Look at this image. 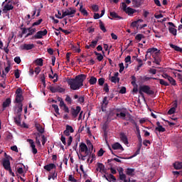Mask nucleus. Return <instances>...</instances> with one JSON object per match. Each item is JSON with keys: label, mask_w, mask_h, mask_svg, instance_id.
Returning <instances> with one entry per match:
<instances>
[{"label": "nucleus", "mask_w": 182, "mask_h": 182, "mask_svg": "<svg viewBox=\"0 0 182 182\" xmlns=\"http://www.w3.org/2000/svg\"><path fill=\"white\" fill-rule=\"evenodd\" d=\"M139 89L143 91L144 93L146 95H154V91L150 90V86L149 85H142L139 87Z\"/></svg>", "instance_id": "nucleus-8"}, {"label": "nucleus", "mask_w": 182, "mask_h": 182, "mask_svg": "<svg viewBox=\"0 0 182 182\" xmlns=\"http://www.w3.org/2000/svg\"><path fill=\"white\" fill-rule=\"evenodd\" d=\"M99 23L101 31H102V32L104 33L107 32V30H106V27H105V24L103 23V21H102V20H99Z\"/></svg>", "instance_id": "nucleus-28"}, {"label": "nucleus", "mask_w": 182, "mask_h": 182, "mask_svg": "<svg viewBox=\"0 0 182 182\" xmlns=\"http://www.w3.org/2000/svg\"><path fill=\"white\" fill-rule=\"evenodd\" d=\"M161 51L159 50L157 52L155 53V55H153L152 57L154 58V63L156 65H160V62H161V58H160Z\"/></svg>", "instance_id": "nucleus-9"}, {"label": "nucleus", "mask_w": 182, "mask_h": 182, "mask_svg": "<svg viewBox=\"0 0 182 182\" xmlns=\"http://www.w3.org/2000/svg\"><path fill=\"white\" fill-rule=\"evenodd\" d=\"M103 154H105V151L103 150V149H100L99 150V151L97 152V156L98 157H102V156H103Z\"/></svg>", "instance_id": "nucleus-59"}, {"label": "nucleus", "mask_w": 182, "mask_h": 182, "mask_svg": "<svg viewBox=\"0 0 182 182\" xmlns=\"http://www.w3.org/2000/svg\"><path fill=\"white\" fill-rule=\"evenodd\" d=\"M169 46L172 49H174V50H176V52H180L181 53H182V48L178 47V46H176L174 44L170 43Z\"/></svg>", "instance_id": "nucleus-22"}, {"label": "nucleus", "mask_w": 182, "mask_h": 182, "mask_svg": "<svg viewBox=\"0 0 182 182\" xmlns=\"http://www.w3.org/2000/svg\"><path fill=\"white\" fill-rule=\"evenodd\" d=\"M11 4V1H9L8 2V4H6L4 9H3V12L4 14H6V12H8V11H12V9H14V6H12V4Z\"/></svg>", "instance_id": "nucleus-11"}, {"label": "nucleus", "mask_w": 182, "mask_h": 182, "mask_svg": "<svg viewBox=\"0 0 182 182\" xmlns=\"http://www.w3.org/2000/svg\"><path fill=\"white\" fill-rule=\"evenodd\" d=\"M58 101L60 102V107H65L66 106V104L65 102H63V100L62 98L58 97Z\"/></svg>", "instance_id": "nucleus-51"}, {"label": "nucleus", "mask_w": 182, "mask_h": 182, "mask_svg": "<svg viewBox=\"0 0 182 182\" xmlns=\"http://www.w3.org/2000/svg\"><path fill=\"white\" fill-rule=\"evenodd\" d=\"M132 4L134 5V8H140V6H141V3L140 2V1L137 0H132Z\"/></svg>", "instance_id": "nucleus-29"}, {"label": "nucleus", "mask_w": 182, "mask_h": 182, "mask_svg": "<svg viewBox=\"0 0 182 182\" xmlns=\"http://www.w3.org/2000/svg\"><path fill=\"white\" fill-rule=\"evenodd\" d=\"M151 79H153L154 80H157L156 77H147V75L144 77L141 76V80H142V82H149V80H151Z\"/></svg>", "instance_id": "nucleus-24"}, {"label": "nucleus", "mask_w": 182, "mask_h": 182, "mask_svg": "<svg viewBox=\"0 0 182 182\" xmlns=\"http://www.w3.org/2000/svg\"><path fill=\"white\" fill-rule=\"evenodd\" d=\"M176 107H177V103H175L174 107H173L168 111V114H174V113H176Z\"/></svg>", "instance_id": "nucleus-30"}, {"label": "nucleus", "mask_w": 182, "mask_h": 182, "mask_svg": "<svg viewBox=\"0 0 182 182\" xmlns=\"http://www.w3.org/2000/svg\"><path fill=\"white\" fill-rule=\"evenodd\" d=\"M28 141L31 149H35L36 147V146H35V142L32 139H28Z\"/></svg>", "instance_id": "nucleus-53"}, {"label": "nucleus", "mask_w": 182, "mask_h": 182, "mask_svg": "<svg viewBox=\"0 0 182 182\" xmlns=\"http://www.w3.org/2000/svg\"><path fill=\"white\" fill-rule=\"evenodd\" d=\"M139 22H143V20L139 19L138 21H133L131 23V26H132V28H137V23H139Z\"/></svg>", "instance_id": "nucleus-41"}, {"label": "nucleus", "mask_w": 182, "mask_h": 182, "mask_svg": "<svg viewBox=\"0 0 182 182\" xmlns=\"http://www.w3.org/2000/svg\"><path fill=\"white\" fill-rule=\"evenodd\" d=\"M173 167L176 170H181L182 168V162L177 161L173 164Z\"/></svg>", "instance_id": "nucleus-25"}, {"label": "nucleus", "mask_w": 182, "mask_h": 182, "mask_svg": "<svg viewBox=\"0 0 182 182\" xmlns=\"http://www.w3.org/2000/svg\"><path fill=\"white\" fill-rule=\"evenodd\" d=\"M120 139L124 144H129V139H127V136L125 133L122 132L120 134Z\"/></svg>", "instance_id": "nucleus-15"}, {"label": "nucleus", "mask_w": 182, "mask_h": 182, "mask_svg": "<svg viewBox=\"0 0 182 182\" xmlns=\"http://www.w3.org/2000/svg\"><path fill=\"white\" fill-rule=\"evenodd\" d=\"M143 38H144V36L143 34H137L135 36V39L136 41H139L140 42V41H141V39H143Z\"/></svg>", "instance_id": "nucleus-48"}, {"label": "nucleus", "mask_w": 182, "mask_h": 182, "mask_svg": "<svg viewBox=\"0 0 182 182\" xmlns=\"http://www.w3.org/2000/svg\"><path fill=\"white\" fill-rule=\"evenodd\" d=\"M87 146L88 147V149L85 151H84L85 153V156L87 157L88 156H90V154H92V153H93V144H92V142L90 141V140H87Z\"/></svg>", "instance_id": "nucleus-6"}, {"label": "nucleus", "mask_w": 182, "mask_h": 182, "mask_svg": "<svg viewBox=\"0 0 182 182\" xmlns=\"http://www.w3.org/2000/svg\"><path fill=\"white\" fill-rule=\"evenodd\" d=\"M56 89H57V92L58 93H63V92H65V88H62L59 85H56Z\"/></svg>", "instance_id": "nucleus-47"}, {"label": "nucleus", "mask_w": 182, "mask_h": 182, "mask_svg": "<svg viewBox=\"0 0 182 182\" xmlns=\"http://www.w3.org/2000/svg\"><path fill=\"white\" fill-rule=\"evenodd\" d=\"M80 110H82V107H80V106H77L76 108L75 107L71 108L70 113L73 117H74V119H76V117H77V116L79 115V113H80Z\"/></svg>", "instance_id": "nucleus-7"}, {"label": "nucleus", "mask_w": 182, "mask_h": 182, "mask_svg": "<svg viewBox=\"0 0 182 182\" xmlns=\"http://www.w3.org/2000/svg\"><path fill=\"white\" fill-rule=\"evenodd\" d=\"M48 89H49V90H50L51 93H57L58 92V90L56 89V85L55 86L49 85L48 87Z\"/></svg>", "instance_id": "nucleus-36"}, {"label": "nucleus", "mask_w": 182, "mask_h": 182, "mask_svg": "<svg viewBox=\"0 0 182 182\" xmlns=\"http://www.w3.org/2000/svg\"><path fill=\"white\" fill-rule=\"evenodd\" d=\"M122 6L124 12L127 13L129 16H132L133 14H136V12H137L136 9H134L132 7H127V5L124 2L122 3Z\"/></svg>", "instance_id": "nucleus-5"}, {"label": "nucleus", "mask_w": 182, "mask_h": 182, "mask_svg": "<svg viewBox=\"0 0 182 182\" xmlns=\"http://www.w3.org/2000/svg\"><path fill=\"white\" fill-rule=\"evenodd\" d=\"M28 33L24 36L25 38H29V36H33L36 33V28L32 27V26L28 28Z\"/></svg>", "instance_id": "nucleus-10"}, {"label": "nucleus", "mask_w": 182, "mask_h": 182, "mask_svg": "<svg viewBox=\"0 0 182 182\" xmlns=\"http://www.w3.org/2000/svg\"><path fill=\"white\" fill-rule=\"evenodd\" d=\"M119 73H122V72L124 70V64H123V63H121L119 64Z\"/></svg>", "instance_id": "nucleus-58"}, {"label": "nucleus", "mask_w": 182, "mask_h": 182, "mask_svg": "<svg viewBox=\"0 0 182 182\" xmlns=\"http://www.w3.org/2000/svg\"><path fill=\"white\" fill-rule=\"evenodd\" d=\"M162 77H164V79H167V80H169L170 79H171V76L168 75L167 73H164L162 74Z\"/></svg>", "instance_id": "nucleus-61"}, {"label": "nucleus", "mask_w": 182, "mask_h": 182, "mask_svg": "<svg viewBox=\"0 0 182 182\" xmlns=\"http://www.w3.org/2000/svg\"><path fill=\"white\" fill-rule=\"evenodd\" d=\"M21 117H19V115H16V117H14V123H16L17 126H21Z\"/></svg>", "instance_id": "nucleus-31"}, {"label": "nucleus", "mask_w": 182, "mask_h": 182, "mask_svg": "<svg viewBox=\"0 0 182 182\" xmlns=\"http://www.w3.org/2000/svg\"><path fill=\"white\" fill-rule=\"evenodd\" d=\"M112 148L113 149V150H121L122 151H124V149L123 148L122 144H120V143H119V142H116V143L113 144L112 145Z\"/></svg>", "instance_id": "nucleus-12"}, {"label": "nucleus", "mask_w": 182, "mask_h": 182, "mask_svg": "<svg viewBox=\"0 0 182 182\" xmlns=\"http://www.w3.org/2000/svg\"><path fill=\"white\" fill-rule=\"evenodd\" d=\"M156 80H159V83L162 86H170V84H168V82L164 81V80H163V79L156 78Z\"/></svg>", "instance_id": "nucleus-33"}, {"label": "nucleus", "mask_w": 182, "mask_h": 182, "mask_svg": "<svg viewBox=\"0 0 182 182\" xmlns=\"http://www.w3.org/2000/svg\"><path fill=\"white\" fill-rule=\"evenodd\" d=\"M69 9L70 11H69V10H67L65 11H63L62 16H56V18H58V19H63L65 16H70V18H73V15L76 14V9H73L72 7L69 8Z\"/></svg>", "instance_id": "nucleus-3"}, {"label": "nucleus", "mask_w": 182, "mask_h": 182, "mask_svg": "<svg viewBox=\"0 0 182 182\" xmlns=\"http://www.w3.org/2000/svg\"><path fill=\"white\" fill-rule=\"evenodd\" d=\"M87 75L81 74L77 75L75 78L69 79L67 82L68 86L72 90H79L82 86H83V82L86 80Z\"/></svg>", "instance_id": "nucleus-1"}, {"label": "nucleus", "mask_w": 182, "mask_h": 182, "mask_svg": "<svg viewBox=\"0 0 182 182\" xmlns=\"http://www.w3.org/2000/svg\"><path fill=\"white\" fill-rule=\"evenodd\" d=\"M97 42H99V40L92 41L91 43L90 44V46L92 48H96V45H97Z\"/></svg>", "instance_id": "nucleus-44"}, {"label": "nucleus", "mask_w": 182, "mask_h": 182, "mask_svg": "<svg viewBox=\"0 0 182 182\" xmlns=\"http://www.w3.org/2000/svg\"><path fill=\"white\" fill-rule=\"evenodd\" d=\"M35 63L38 66H43V59H42V58H38V59L36 60Z\"/></svg>", "instance_id": "nucleus-40"}, {"label": "nucleus", "mask_w": 182, "mask_h": 182, "mask_svg": "<svg viewBox=\"0 0 182 182\" xmlns=\"http://www.w3.org/2000/svg\"><path fill=\"white\" fill-rule=\"evenodd\" d=\"M127 177V176L124 173L119 174V180H121L122 181H124Z\"/></svg>", "instance_id": "nucleus-55"}, {"label": "nucleus", "mask_w": 182, "mask_h": 182, "mask_svg": "<svg viewBox=\"0 0 182 182\" xmlns=\"http://www.w3.org/2000/svg\"><path fill=\"white\" fill-rule=\"evenodd\" d=\"M155 132H159V133H164V132H166V128L163 127V126L156 127L155 128Z\"/></svg>", "instance_id": "nucleus-34"}, {"label": "nucleus", "mask_w": 182, "mask_h": 182, "mask_svg": "<svg viewBox=\"0 0 182 182\" xmlns=\"http://www.w3.org/2000/svg\"><path fill=\"white\" fill-rule=\"evenodd\" d=\"M78 103H80V105H83V103H85V96H80L78 97Z\"/></svg>", "instance_id": "nucleus-52"}, {"label": "nucleus", "mask_w": 182, "mask_h": 182, "mask_svg": "<svg viewBox=\"0 0 182 182\" xmlns=\"http://www.w3.org/2000/svg\"><path fill=\"white\" fill-rule=\"evenodd\" d=\"M134 171H136V169L127 168L125 170V173L127 174V176H130L131 177H133V176H134Z\"/></svg>", "instance_id": "nucleus-18"}, {"label": "nucleus", "mask_w": 182, "mask_h": 182, "mask_svg": "<svg viewBox=\"0 0 182 182\" xmlns=\"http://www.w3.org/2000/svg\"><path fill=\"white\" fill-rule=\"evenodd\" d=\"M156 52H159V50L156 48L153 47L148 48L146 50V54L149 55V53H150V56H151V55H153V53H156Z\"/></svg>", "instance_id": "nucleus-21"}, {"label": "nucleus", "mask_w": 182, "mask_h": 182, "mask_svg": "<svg viewBox=\"0 0 182 182\" xmlns=\"http://www.w3.org/2000/svg\"><path fill=\"white\" fill-rule=\"evenodd\" d=\"M36 129L37 132H38L41 134L45 133V129L40 124H36Z\"/></svg>", "instance_id": "nucleus-27"}, {"label": "nucleus", "mask_w": 182, "mask_h": 182, "mask_svg": "<svg viewBox=\"0 0 182 182\" xmlns=\"http://www.w3.org/2000/svg\"><path fill=\"white\" fill-rule=\"evenodd\" d=\"M92 10L93 11V12H99V6L93 4L92 6Z\"/></svg>", "instance_id": "nucleus-50"}, {"label": "nucleus", "mask_w": 182, "mask_h": 182, "mask_svg": "<svg viewBox=\"0 0 182 182\" xmlns=\"http://www.w3.org/2000/svg\"><path fill=\"white\" fill-rule=\"evenodd\" d=\"M108 177H109V179L111 180V181H113V182L116 181V177H114V176H113V174L109 173L108 175Z\"/></svg>", "instance_id": "nucleus-62"}, {"label": "nucleus", "mask_w": 182, "mask_h": 182, "mask_svg": "<svg viewBox=\"0 0 182 182\" xmlns=\"http://www.w3.org/2000/svg\"><path fill=\"white\" fill-rule=\"evenodd\" d=\"M109 15L111 17H109V19L113 20V19H123V17L117 15V13L114 12V11H111L109 13Z\"/></svg>", "instance_id": "nucleus-13"}, {"label": "nucleus", "mask_w": 182, "mask_h": 182, "mask_svg": "<svg viewBox=\"0 0 182 182\" xmlns=\"http://www.w3.org/2000/svg\"><path fill=\"white\" fill-rule=\"evenodd\" d=\"M98 85H100V86H103V85H105V78L101 77L98 79Z\"/></svg>", "instance_id": "nucleus-56"}, {"label": "nucleus", "mask_w": 182, "mask_h": 182, "mask_svg": "<svg viewBox=\"0 0 182 182\" xmlns=\"http://www.w3.org/2000/svg\"><path fill=\"white\" fill-rule=\"evenodd\" d=\"M82 6H81L80 9L81 14H82L84 16H87V15H89V13H87V11L86 10V9H82Z\"/></svg>", "instance_id": "nucleus-43"}, {"label": "nucleus", "mask_w": 182, "mask_h": 182, "mask_svg": "<svg viewBox=\"0 0 182 182\" xmlns=\"http://www.w3.org/2000/svg\"><path fill=\"white\" fill-rule=\"evenodd\" d=\"M35 48V45L33 44H26L25 43L23 47H21V49L23 50H31V49H33Z\"/></svg>", "instance_id": "nucleus-17"}, {"label": "nucleus", "mask_w": 182, "mask_h": 182, "mask_svg": "<svg viewBox=\"0 0 182 182\" xmlns=\"http://www.w3.org/2000/svg\"><path fill=\"white\" fill-rule=\"evenodd\" d=\"M79 148H80V153H85V150L89 149V146H87V145H86V144L81 142L80 144Z\"/></svg>", "instance_id": "nucleus-19"}, {"label": "nucleus", "mask_w": 182, "mask_h": 182, "mask_svg": "<svg viewBox=\"0 0 182 182\" xmlns=\"http://www.w3.org/2000/svg\"><path fill=\"white\" fill-rule=\"evenodd\" d=\"M9 105H11V98H7L4 102H3V107L5 109L6 107H9Z\"/></svg>", "instance_id": "nucleus-26"}, {"label": "nucleus", "mask_w": 182, "mask_h": 182, "mask_svg": "<svg viewBox=\"0 0 182 182\" xmlns=\"http://www.w3.org/2000/svg\"><path fill=\"white\" fill-rule=\"evenodd\" d=\"M42 22H43V19L40 18L39 20H38L37 21L34 22L31 26L32 28H34V26H38L40 23H42Z\"/></svg>", "instance_id": "nucleus-42"}, {"label": "nucleus", "mask_w": 182, "mask_h": 182, "mask_svg": "<svg viewBox=\"0 0 182 182\" xmlns=\"http://www.w3.org/2000/svg\"><path fill=\"white\" fill-rule=\"evenodd\" d=\"M169 83L172 85V86H177V83L176 82V80L171 77V78L168 80Z\"/></svg>", "instance_id": "nucleus-54"}, {"label": "nucleus", "mask_w": 182, "mask_h": 182, "mask_svg": "<svg viewBox=\"0 0 182 182\" xmlns=\"http://www.w3.org/2000/svg\"><path fill=\"white\" fill-rule=\"evenodd\" d=\"M14 75L16 79H19V77H21V74L19 73V70H15Z\"/></svg>", "instance_id": "nucleus-57"}, {"label": "nucleus", "mask_w": 182, "mask_h": 182, "mask_svg": "<svg viewBox=\"0 0 182 182\" xmlns=\"http://www.w3.org/2000/svg\"><path fill=\"white\" fill-rule=\"evenodd\" d=\"M97 82V78H96L94 76H92L89 80L90 85H96Z\"/></svg>", "instance_id": "nucleus-32"}, {"label": "nucleus", "mask_w": 182, "mask_h": 182, "mask_svg": "<svg viewBox=\"0 0 182 182\" xmlns=\"http://www.w3.org/2000/svg\"><path fill=\"white\" fill-rule=\"evenodd\" d=\"M14 62L16 63H17V65H19V63H21V57H16L15 58H14Z\"/></svg>", "instance_id": "nucleus-64"}, {"label": "nucleus", "mask_w": 182, "mask_h": 182, "mask_svg": "<svg viewBox=\"0 0 182 182\" xmlns=\"http://www.w3.org/2000/svg\"><path fill=\"white\" fill-rule=\"evenodd\" d=\"M3 167L6 170L11 168V161H9V159L3 160Z\"/></svg>", "instance_id": "nucleus-14"}, {"label": "nucleus", "mask_w": 182, "mask_h": 182, "mask_svg": "<svg viewBox=\"0 0 182 182\" xmlns=\"http://www.w3.org/2000/svg\"><path fill=\"white\" fill-rule=\"evenodd\" d=\"M136 62H138L136 70H140V68H141V66H143V60L136 58Z\"/></svg>", "instance_id": "nucleus-37"}, {"label": "nucleus", "mask_w": 182, "mask_h": 182, "mask_svg": "<svg viewBox=\"0 0 182 182\" xmlns=\"http://www.w3.org/2000/svg\"><path fill=\"white\" fill-rule=\"evenodd\" d=\"M65 130H67L70 133H73L75 132V129H73V127H72V126L70 125H66Z\"/></svg>", "instance_id": "nucleus-45"}, {"label": "nucleus", "mask_w": 182, "mask_h": 182, "mask_svg": "<svg viewBox=\"0 0 182 182\" xmlns=\"http://www.w3.org/2000/svg\"><path fill=\"white\" fill-rule=\"evenodd\" d=\"M40 79H41V81L42 82L44 87H46V78H45V74H41L40 75Z\"/></svg>", "instance_id": "nucleus-35"}, {"label": "nucleus", "mask_w": 182, "mask_h": 182, "mask_svg": "<svg viewBox=\"0 0 182 182\" xmlns=\"http://www.w3.org/2000/svg\"><path fill=\"white\" fill-rule=\"evenodd\" d=\"M104 90L106 93H109V85H107V83H105L104 85Z\"/></svg>", "instance_id": "nucleus-63"}, {"label": "nucleus", "mask_w": 182, "mask_h": 182, "mask_svg": "<svg viewBox=\"0 0 182 182\" xmlns=\"http://www.w3.org/2000/svg\"><path fill=\"white\" fill-rule=\"evenodd\" d=\"M97 171H99L100 170V172H102V173H106V171H105V165L102 163H98L97 164V168H96Z\"/></svg>", "instance_id": "nucleus-20"}, {"label": "nucleus", "mask_w": 182, "mask_h": 182, "mask_svg": "<svg viewBox=\"0 0 182 182\" xmlns=\"http://www.w3.org/2000/svg\"><path fill=\"white\" fill-rule=\"evenodd\" d=\"M44 170L46 171H50V170H53V168H56V165L55 164H49L43 166Z\"/></svg>", "instance_id": "nucleus-16"}, {"label": "nucleus", "mask_w": 182, "mask_h": 182, "mask_svg": "<svg viewBox=\"0 0 182 182\" xmlns=\"http://www.w3.org/2000/svg\"><path fill=\"white\" fill-rule=\"evenodd\" d=\"M110 81L112 82V83H119V82H120V78L119 77H111L110 78Z\"/></svg>", "instance_id": "nucleus-38"}, {"label": "nucleus", "mask_w": 182, "mask_h": 182, "mask_svg": "<svg viewBox=\"0 0 182 182\" xmlns=\"http://www.w3.org/2000/svg\"><path fill=\"white\" fill-rule=\"evenodd\" d=\"M134 124L135 129L136 130V135L141 134H140V127H139V125H137V122H134Z\"/></svg>", "instance_id": "nucleus-46"}, {"label": "nucleus", "mask_w": 182, "mask_h": 182, "mask_svg": "<svg viewBox=\"0 0 182 182\" xmlns=\"http://www.w3.org/2000/svg\"><path fill=\"white\" fill-rule=\"evenodd\" d=\"M48 35V30L44 29L43 31H38L34 36L30 38L31 41H33V39H42L43 36H46Z\"/></svg>", "instance_id": "nucleus-4"}, {"label": "nucleus", "mask_w": 182, "mask_h": 182, "mask_svg": "<svg viewBox=\"0 0 182 182\" xmlns=\"http://www.w3.org/2000/svg\"><path fill=\"white\" fill-rule=\"evenodd\" d=\"M140 148H138L137 150L136 151V152L134 154V155L129 158H123L119 156L115 155L117 157H118L119 159H124L125 160H127V159H133V157H136V156H138V154H140Z\"/></svg>", "instance_id": "nucleus-23"}, {"label": "nucleus", "mask_w": 182, "mask_h": 182, "mask_svg": "<svg viewBox=\"0 0 182 182\" xmlns=\"http://www.w3.org/2000/svg\"><path fill=\"white\" fill-rule=\"evenodd\" d=\"M168 31H169L170 33H171L174 36H176V35H177V29H176L173 27H169Z\"/></svg>", "instance_id": "nucleus-39"}, {"label": "nucleus", "mask_w": 182, "mask_h": 182, "mask_svg": "<svg viewBox=\"0 0 182 182\" xmlns=\"http://www.w3.org/2000/svg\"><path fill=\"white\" fill-rule=\"evenodd\" d=\"M22 102H23V95H22V88L18 87L16 90V99L14 101V103L17 104L14 107V109L16 113V116H18V117H21L22 116V107H23V104H22Z\"/></svg>", "instance_id": "nucleus-2"}, {"label": "nucleus", "mask_w": 182, "mask_h": 182, "mask_svg": "<svg viewBox=\"0 0 182 182\" xmlns=\"http://www.w3.org/2000/svg\"><path fill=\"white\" fill-rule=\"evenodd\" d=\"M52 107L54 108L56 114H60V113H59V107L57 105H53Z\"/></svg>", "instance_id": "nucleus-49"}, {"label": "nucleus", "mask_w": 182, "mask_h": 182, "mask_svg": "<svg viewBox=\"0 0 182 182\" xmlns=\"http://www.w3.org/2000/svg\"><path fill=\"white\" fill-rule=\"evenodd\" d=\"M65 102H68L69 105H72V98L69 95H66Z\"/></svg>", "instance_id": "nucleus-60"}]
</instances>
